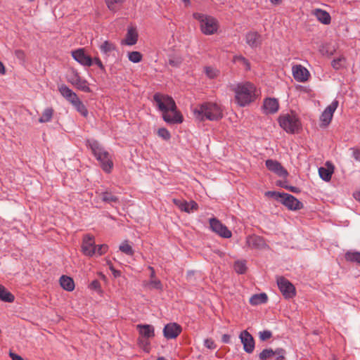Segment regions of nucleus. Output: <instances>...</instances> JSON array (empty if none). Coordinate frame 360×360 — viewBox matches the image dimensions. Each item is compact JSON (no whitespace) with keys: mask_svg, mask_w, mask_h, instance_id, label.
Instances as JSON below:
<instances>
[{"mask_svg":"<svg viewBox=\"0 0 360 360\" xmlns=\"http://www.w3.org/2000/svg\"><path fill=\"white\" fill-rule=\"evenodd\" d=\"M153 100L159 110L162 112L163 120L169 124H180L184 118L181 113L177 110L174 99L160 93H156L153 96Z\"/></svg>","mask_w":360,"mask_h":360,"instance_id":"1","label":"nucleus"},{"mask_svg":"<svg viewBox=\"0 0 360 360\" xmlns=\"http://www.w3.org/2000/svg\"><path fill=\"white\" fill-rule=\"evenodd\" d=\"M234 94V100L240 107H245L257 98L256 86L250 82H242L232 84L230 87Z\"/></svg>","mask_w":360,"mask_h":360,"instance_id":"2","label":"nucleus"},{"mask_svg":"<svg viewBox=\"0 0 360 360\" xmlns=\"http://www.w3.org/2000/svg\"><path fill=\"white\" fill-rule=\"evenodd\" d=\"M193 112L195 118L199 121H217L223 117L221 106L212 102H205L196 106L193 108Z\"/></svg>","mask_w":360,"mask_h":360,"instance_id":"3","label":"nucleus"},{"mask_svg":"<svg viewBox=\"0 0 360 360\" xmlns=\"http://www.w3.org/2000/svg\"><path fill=\"white\" fill-rule=\"evenodd\" d=\"M88 146L97 160L100 162L103 170L110 173L113 167V162L108 152L97 141H88Z\"/></svg>","mask_w":360,"mask_h":360,"instance_id":"4","label":"nucleus"},{"mask_svg":"<svg viewBox=\"0 0 360 360\" xmlns=\"http://www.w3.org/2000/svg\"><path fill=\"white\" fill-rule=\"evenodd\" d=\"M81 249L85 256H101L108 251V246L105 244L96 245L94 236L86 234L83 237Z\"/></svg>","mask_w":360,"mask_h":360,"instance_id":"5","label":"nucleus"},{"mask_svg":"<svg viewBox=\"0 0 360 360\" xmlns=\"http://www.w3.org/2000/svg\"><path fill=\"white\" fill-rule=\"evenodd\" d=\"M193 18L198 21L200 30L204 34L211 35L217 32L219 23L213 16L195 12L193 13Z\"/></svg>","mask_w":360,"mask_h":360,"instance_id":"6","label":"nucleus"},{"mask_svg":"<svg viewBox=\"0 0 360 360\" xmlns=\"http://www.w3.org/2000/svg\"><path fill=\"white\" fill-rule=\"evenodd\" d=\"M278 123L283 129L290 134L298 133L302 128V124L299 117L292 112L280 115Z\"/></svg>","mask_w":360,"mask_h":360,"instance_id":"7","label":"nucleus"},{"mask_svg":"<svg viewBox=\"0 0 360 360\" xmlns=\"http://www.w3.org/2000/svg\"><path fill=\"white\" fill-rule=\"evenodd\" d=\"M266 195L276 199H281V202L290 210H299L303 207V204L293 195L276 191H268Z\"/></svg>","mask_w":360,"mask_h":360,"instance_id":"8","label":"nucleus"},{"mask_svg":"<svg viewBox=\"0 0 360 360\" xmlns=\"http://www.w3.org/2000/svg\"><path fill=\"white\" fill-rule=\"evenodd\" d=\"M278 288L286 299L292 298L296 295V290L292 283L285 278L281 276L277 278Z\"/></svg>","mask_w":360,"mask_h":360,"instance_id":"9","label":"nucleus"},{"mask_svg":"<svg viewBox=\"0 0 360 360\" xmlns=\"http://www.w3.org/2000/svg\"><path fill=\"white\" fill-rule=\"evenodd\" d=\"M210 227L213 232L221 238H230L232 236L231 231L217 218L210 219Z\"/></svg>","mask_w":360,"mask_h":360,"instance_id":"10","label":"nucleus"},{"mask_svg":"<svg viewBox=\"0 0 360 360\" xmlns=\"http://www.w3.org/2000/svg\"><path fill=\"white\" fill-rule=\"evenodd\" d=\"M338 104V101L337 100H334L326 108L320 117L321 127H326L330 123L333 113L336 110Z\"/></svg>","mask_w":360,"mask_h":360,"instance_id":"11","label":"nucleus"},{"mask_svg":"<svg viewBox=\"0 0 360 360\" xmlns=\"http://www.w3.org/2000/svg\"><path fill=\"white\" fill-rule=\"evenodd\" d=\"M72 56L82 65L90 67L93 65V58L85 53L84 49L72 51Z\"/></svg>","mask_w":360,"mask_h":360,"instance_id":"12","label":"nucleus"},{"mask_svg":"<svg viewBox=\"0 0 360 360\" xmlns=\"http://www.w3.org/2000/svg\"><path fill=\"white\" fill-rule=\"evenodd\" d=\"M292 72L295 79L299 82H305L310 77L309 70L302 65H293Z\"/></svg>","mask_w":360,"mask_h":360,"instance_id":"13","label":"nucleus"},{"mask_svg":"<svg viewBox=\"0 0 360 360\" xmlns=\"http://www.w3.org/2000/svg\"><path fill=\"white\" fill-rule=\"evenodd\" d=\"M182 328L176 323H169L165 326L163 335L167 339H174L181 333Z\"/></svg>","mask_w":360,"mask_h":360,"instance_id":"14","label":"nucleus"},{"mask_svg":"<svg viewBox=\"0 0 360 360\" xmlns=\"http://www.w3.org/2000/svg\"><path fill=\"white\" fill-rule=\"evenodd\" d=\"M240 339L243 345V349L247 353H252L255 349V340L253 337L247 330H243L240 334Z\"/></svg>","mask_w":360,"mask_h":360,"instance_id":"15","label":"nucleus"},{"mask_svg":"<svg viewBox=\"0 0 360 360\" xmlns=\"http://www.w3.org/2000/svg\"><path fill=\"white\" fill-rule=\"evenodd\" d=\"M262 108L265 114H274L279 109V103L276 98H266L264 100Z\"/></svg>","mask_w":360,"mask_h":360,"instance_id":"16","label":"nucleus"},{"mask_svg":"<svg viewBox=\"0 0 360 360\" xmlns=\"http://www.w3.org/2000/svg\"><path fill=\"white\" fill-rule=\"evenodd\" d=\"M265 164L269 170L276 173L280 176H285L288 174L287 171L276 160H267Z\"/></svg>","mask_w":360,"mask_h":360,"instance_id":"17","label":"nucleus"},{"mask_svg":"<svg viewBox=\"0 0 360 360\" xmlns=\"http://www.w3.org/2000/svg\"><path fill=\"white\" fill-rule=\"evenodd\" d=\"M148 269L150 271V280L144 284L145 287L150 290L155 289L161 290L162 284L161 281L155 277V272L153 267L149 266Z\"/></svg>","mask_w":360,"mask_h":360,"instance_id":"18","label":"nucleus"},{"mask_svg":"<svg viewBox=\"0 0 360 360\" xmlns=\"http://www.w3.org/2000/svg\"><path fill=\"white\" fill-rule=\"evenodd\" d=\"M246 43L251 48H257L262 44V36L257 32H249L245 35Z\"/></svg>","mask_w":360,"mask_h":360,"instance_id":"19","label":"nucleus"},{"mask_svg":"<svg viewBox=\"0 0 360 360\" xmlns=\"http://www.w3.org/2000/svg\"><path fill=\"white\" fill-rule=\"evenodd\" d=\"M136 328L139 334V338L150 339L155 336V329L152 325L138 324Z\"/></svg>","mask_w":360,"mask_h":360,"instance_id":"20","label":"nucleus"},{"mask_svg":"<svg viewBox=\"0 0 360 360\" xmlns=\"http://www.w3.org/2000/svg\"><path fill=\"white\" fill-rule=\"evenodd\" d=\"M333 172L334 166L330 162L326 163V167H321L319 169V176L325 181H330Z\"/></svg>","mask_w":360,"mask_h":360,"instance_id":"21","label":"nucleus"},{"mask_svg":"<svg viewBox=\"0 0 360 360\" xmlns=\"http://www.w3.org/2000/svg\"><path fill=\"white\" fill-rule=\"evenodd\" d=\"M311 14L314 15L317 20L324 25H329L331 21L330 14L321 8H315L311 11Z\"/></svg>","mask_w":360,"mask_h":360,"instance_id":"22","label":"nucleus"},{"mask_svg":"<svg viewBox=\"0 0 360 360\" xmlns=\"http://www.w3.org/2000/svg\"><path fill=\"white\" fill-rule=\"evenodd\" d=\"M138 40V33L134 27H130L127 30L125 39L122 43L129 46H132L136 44Z\"/></svg>","mask_w":360,"mask_h":360,"instance_id":"23","label":"nucleus"},{"mask_svg":"<svg viewBox=\"0 0 360 360\" xmlns=\"http://www.w3.org/2000/svg\"><path fill=\"white\" fill-rule=\"evenodd\" d=\"M60 285L65 290L68 292L73 291L75 287L73 279L68 276H62L60 278Z\"/></svg>","mask_w":360,"mask_h":360,"instance_id":"24","label":"nucleus"},{"mask_svg":"<svg viewBox=\"0 0 360 360\" xmlns=\"http://www.w3.org/2000/svg\"><path fill=\"white\" fill-rule=\"evenodd\" d=\"M247 243L250 247L260 248L265 245L262 238L257 236H252L247 238Z\"/></svg>","mask_w":360,"mask_h":360,"instance_id":"25","label":"nucleus"},{"mask_svg":"<svg viewBox=\"0 0 360 360\" xmlns=\"http://www.w3.org/2000/svg\"><path fill=\"white\" fill-rule=\"evenodd\" d=\"M101 51L106 55L109 56L112 51L116 49L115 45L109 41H103L99 46Z\"/></svg>","mask_w":360,"mask_h":360,"instance_id":"26","label":"nucleus"},{"mask_svg":"<svg viewBox=\"0 0 360 360\" xmlns=\"http://www.w3.org/2000/svg\"><path fill=\"white\" fill-rule=\"evenodd\" d=\"M54 113V110L51 107L46 108L44 110L41 117L39 118L40 123L49 122L51 120Z\"/></svg>","mask_w":360,"mask_h":360,"instance_id":"27","label":"nucleus"},{"mask_svg":"<svg viewBox=\"0 0 360 360\" xmlns=\"http://www.w3.org/2000/svg\"><path fill=\"white\" fill-rule=\"evenodd\" d=\"M267 301V296L265 293L256 294L250 299L252 305H258L265 303Z\"/></svg>","mask_w":360,"mask_h":360,"instance_id":"28","label":"nucleus"},{"mask_svg":"<svg viewBox=\"0 0 360 360\" xmlns=\"http://www.w3.org/2000/svg\"><path fill=\"white\" fill-rule=\"evenodd\" d=\"M73 84L80 90L84 92H90L91 89L89 86L88 82L79 77L77 76L75 81Z\"/></svg>","mask_w":360,"mask_h":360,"instance_id":"29","label":"nucleus"},{"mask_svg":"<svg viewBox=\"0 0 360 360\" xmlns=\"http://www.w3.org/2000/svg\"><path fill=\"white\" fill-rule=\"evenodd\" d=\"M0 300L8 302L14 301V296L1 285H0Z\"/></svg>","mask_w":360,"mask_h":360,"instance_id":"30","label":"nucleus"},{"mask_svg":"<svg viewBox=\"0 0 360 360\" xmlns=\"http://www.w3.org/2000/svg\"><path fill=\"white\" fill-rule=\"evenodd\" d=\"M345 259L348 262L360 264V252L356 251H348L345 255Z\"/></svg>","mask_w":360,"mask_h":360,"instance_id":"31","label":"nucleus"},{"mask_svg":"<svg viewBox=\"0 0 360 360\" xmlns=\"http://www.w3.org/2000/svg\"><path fill=\"white\" fill-rule=\"evenodd\" d=\"M233 62L240 65L245 70L250 69V62L242 56H235L233 58Z\"/></svg>","mask_w":360,"mask_h":360,"instance_id":"32","label":"nucleus"},{"mask_svg":"<svg viewBox=\"0 0 360 360\" xmlns=\"http://www.w3.org/2000/svg\"><path fill=\"white\" fill-rule=\"evenodd\" d=\"M101 199L103 202L112 204V203H116L118 202V198L115 195H114L110 192H103L101 193Z\"/></svg>","mask_w":360,"mask_h":360,"instance_id":"33","label":"nucleus"},{"mask_svg":"<svg viewBox=\"0 0 360 360\" xmlns=\"http://www.w3.org/2000/svg\"><path fill=\"white\" fill-rule=\"evenodd\" d=\"M119 250L129 256H132L134 254V250L127 240H124L120 245Z\"/></svg>","mask_w":360,"mask_h":360,"instance_id":"34","label":"nucleus"},{"mask_svg":"<svg viewBox=\"0 0 360 360\" xmlns=\"http://www.w3.org/2000/svg\"><path fill=\"white\" fill-rule=\"evenodd\" d=\"M205 75L209 79H214L217 77L219 75V70L216 68L212 66H206L204 68Z\"/></svg>","mask_w":360,"mask_h":360,"instance_id":"35","label":"nucleus"},{"mask_svg":"<svg viewBox=\"0 0 360 360\" xmlns=\"http://www.w3.org/2000/svg\"><path fill=\"white\" fill-rule=\"evenodd\" d=\"M139 346L146 352L149 353L150 351V342L148 338H138Z\"/></svg>","mask_w":360,"mask_h":360,"instance_id":"36","label":"nucleus"},{"mask_svg":"<svg viewBox=\"0 0 360 360\" xmlns=\"http://www.w3.org/2000/svg\"><path fill=\"white\" fill-rule=\"evenodd\" d=\"M75 109L84 117L88 115V110L82 102L79 99L75 103L72 105Z\"/></svg>","mask_w":360,"mask_h":360,"instance_id":"37","label":"nucleus"},{"mask_svg":"<svg viewBox=\"0 0 360 360\" xmlns=\"http://www.w3.org/2000/svg\"><path fill=\"white\" fill-rule=\"evenodd\" d=\"M345 63V58L344 56H340L337 58H335L331 62V65L335 70H339L342 68Z\"/></svg>","mask_w":360,"mask_h":360,"instance_id":"38","label":"nucleus"},{"mask_svg":"<svg viewBox=\"0 0 360 360\" xmlns=\"http://www.w3.org/2000/svg\"><path fill=\"white\" fill-rule=\"evenodd\" d=\"M128 58L132 63H139L142 60V54L139 51L129 52Z\"/></svg>","mask_w":360,"mask_h":360,"instance_id":"39","label":"nucleus"},{"mask_svg":"<svg viewBox=\"0 0 360 360\" xmlns=\"http://www.w3.org/2000/svg\"><path fill=\"white\" fill-rule=\"evenodd\" d=\"M274 355L275 351H273L271 349H265L259 354V359L261 360H266Z\"/></svg>","mask_w":360,"mask_h":360,"instance_id":"40","label":"nucleus"},{"mask_svg":"<svg viewBox=\"0 0 360 360\" xmlns=\"http://www.w3.org/2000/svg\"><path fill=\"white\" fill-rule=\"evenodd\" d=\"M124 0H105L108 8L110 11H115L117 5H120Z\"/></svg>","mask_w":360,"mask_h":360,"instance_id":"41","label":"nucleus"},{"mask_svg":"<svg viewBox=\"0 0 360 360\" xmlns=\"http://www.w3.org/2000/svg\"><path fill=\"white\" fill-rule=\"evenodd\" d=\"M58 90L60 94L66 99L68 98L70 94L73 92L68 86L66 85H61L59 86Z\"/></svg>","mask_w":360,"mask_h":360,"instance_id":"42","label":"nucleus"},{"mask_svg":"<svg viewBox=\"0 0 360 360\" xmlns=\"http://www.w3.org/2000/svg\"><path fill=\"white\" fill-rule=\"evenodd\" d=\"M234 269L238 274H243L246 271V266L245 262L238 261L234 264Z\"/></svg>","mask_w":360,"mask_h":360,"instance_id":"43","label":"nucleus"},{"mask_svg":"<svg viewBox=\"0 0 360 360\" xmlns=\"http://www.w3.org/2000/svg\"><path fill=\"white\" fill-rule=\"evenodd\" d=\"M186 208L187 210H184V212L190 213L193 211H196L198 209V205L193 200L187 202Z\"/></svg>","mask_w":360,"mask_h":360,"instance_id":"44","label":"nucleus"},{"mask_svg":"<svg viewBox=\"0 0 360 360\" xmlns=\"http://www.w3.org/2000/svg\"><path fill=\"white\" fill-rule=\"evenodd\" d=\"M158 135L164 140H169L171 138L169 131L165 128H160L158 131Z\"/></svg>","mask_w":360,"mask_h":360,"instance_id":"45","label":"nucleus"},{"mask_svg":"<svg viewBox=\"0 0 360 360\" xmlns=\"http://www.w3.org/2000/svg\"><path fill=\"white\" fill-rule=\"evenodd\" d=\"M89 288L91 290L98 292V293L102 292L101 283L98 280H94L93 281H91V283L89 285Z\"/></svg>","mask_w":360,"mask_h":360,"instance_id":"46","label":"nucleus"},{"mask_svg":"<svg viewBox=\"0 0 360 360\" xmlns=\"http://www.w3.org/2000/svg\"><path fill=\"white\" fill-rule=\"evenodd\" d=\"M272 337V333L270 330H263L259 333V338L262 341H266Z\"/></svg>","mask_w":360,"mask_h":360,"instance_id":"47","label":"nucleus"},{"mask_svg":"<svg viewBox=\"0 0 360 360\" xmlns=\"http://www.w3.org/2000/svg\"><path fill=\"white\" fill-rule=\"evenodd\" d=\"M173 202L175 205H176L181 211L187 210L186 208V205L187 203V201L186 200H181L179 199H173Z\"/></svg>","mask_w":360,"mask_h":360,"instance_id":"48","label":"nucleus"},{"mask_svg":"<svg viewBox=\"0 0 360 360\" xmlns=\"http://www.w3.org/2000/svg\"><path fill=\"white\" fill-rule=\"evenodd\" d=\"M285 349L282 348H278L275 350V355H276V358L275 360H284L285 355Z\"/></svg>","mask_w":360,"mask_h":360,"instance_id":"49","label":"nucleus"},{"mask_svg":"<svg viewBox=\"0 0 360 360\" xmlns=\"http://www.w3.org/2000/svg\"><path fill=\"white\" fill-rule=\"evenodd\" d=\"M15 56L21 62H25L26 58L25 53L22 50H15Z\"/></svg>","mask_w":360,"mask_h":360,"instance_id":"50","label":"nucleus"},{"mask_svg":"<svg viewBox=\"0 0 360 360\" xmlns=\"http://www.w3.org/2000/svg\"><path fill=\"white\" fill-rule=\"evenodd\" d=\"M204 345L211 349H214L216 348V345L212 339H206L204 342Z\"/></svg>","mask_w":360,"mask_h":360,"instance_id":"51","label":"nucleus"},{"mask_svg":"<svg viewBox=\"0 0 360 360\" xmlns=\"http://www.w3.org/2000/svg\"><path fill=\"white\" fill-rule=\"evenodd\" d=\"M72 105L75 103L79 98H78L77 95L72 92L70 96H68V98H66Z\"/></svg>","mask_w":360,"mask_h":360,"instance_id":"52","label":"nucleus"},{"mask_svg":"<svg viewBox=\"0 0 360 360\" xmlns=\"http://www.w3.org/2000/svg\"><path fill=\"white\" fill-rule=\"evenodd\" d=\"M93 64L96 65L102 71H105V67L98 58L95 57L93 58Z\"/></svg>","mask_w":360,"mask_h":360,"instance_id":"53","label":"nucleus"},{"mask_svg":"<svg viewBox=\"0 0 360 360\" xmlns=\"http://www.w3.org/2000/svg\"><path fill=\"white\" fill-rule=\"evenodd\" d=\"M181 63V60L180 58H169V63L172 66L178 67Z\"/></svg>","mask_w":360,"mask_h":360,"instance_id":"54","label":"nucleus"},{"mask_svg":"<svg viewBox=\"0 0 360 360\" xmlns=\"http://www.w3.org/2000/svg\"><path fill=\"white\" fill-rule=\"evenodd\" d=\"M9 356L12 360H24L20 356L12 352H9Z\"/></svg>","mask_w":360,"mask_h":360,"instance_id":"55","label":"nucleus"},{"mask_svg":"<svg viewBox=\"0 0 360 360\" xmlns=\"http://www.w3.org/2000/svg\"><path fill=\"white\" fill-rule=\"evenodd\" d=\"M353 158L358 160V161H360V150L359 149H354V151H353Z\"/></svg>","mask_w":360,"mask_h":360,"instance_id":"56","label":"nucleus"},{"mask_svg":"<svg viewBox=\"0 0 360 360\" xmlns=\"http://www.w3.org/2000/svg\"><path fill=\"white\" fill-rule=\"evenodd\" d=\"M334 51H335V49H327V50L326 51V52L324 51V48H323V50H322V52H323V54H325V53H326V54L329 55V56L333 55V53H334Z\"/></svg>","mask_w":360,"mask_h":360,"instance_id":"57","label":"nucleus"},{"mask_svg":"<svg viewBox=\"0 0 360 360\" xmlns=\"http://www.w3.org/2000/svg\"><path fill=\"white\" fill-rule=\"evenodd\" d=\"M230 340V336L229 335H224L222 336V342L224 343H228Z\"/></svg>","mask_w":360,"mask_h":360,"instance_id":"58","label":"nucleus"},{"mask_svg":"<svg viewBox=\"0 0 360 360\" xmlns=\"http://www.w3.org/2000/svg\"><path fill=\"white\" fill-rule=\"evenodd\" d=\"M5 72H6L5 67H4V64L0 61V74L4 75Z\"/></svg>","mask_w":360,"mask_h":360,"instance_id":"59","label":"nucleus"},{"mask_svg":"<svg viewBox=\"0 0 360 360\" xmlns=\"http://www.w3.org/2000/svg\"><path fill=\"white\" fill-rule=\"evenodd\" d=\"M354 198L360 202V191L355 192L354 193Z\"/></svg>","mask_w":360,"mask_h":360,"instance_id":"60","label":"nucleus"},{"mask_svg":"<svg viewBox=\"0 0 360 360\" xmlns=\"http://www.w3.org/2000/svg\"><path fill=\"white\" fill-rule=\"evenodd\" d=\"M287 188L289 189L291 192H293V193H297L298 192V188H296V187H294V186H290V187H288Z\"/></svg>","mask_w":360,"mask_h":360,"instance_id":"61","label":"nucleus"},{"mask_svg":"<svg viewBox=\"0 0 360 360\" xmlns=\"http://www.w3.org/2000/svg\"><path fill=\"white\" fill-rule=\"evenodd\" d=\"M271 1V4H276V5H278L280 4H281L282 2V0H269Z\"/></svg>","mask_w":360,"mask_h":360,"instance_id":"62","label":"nucleus"},{"mask_svg":"<svg viewBox=\"0 0 360 360\" xmlns=\"http://www.w3.org/2000/svg\"><path fill=\"white\" fill-rule=\"evenodd\" d=\"M181 1L185 4L186 6H189L191 4L190 0H181Z\"/></svg>","mask_w":360,"mask_h":360,"instance_id":"63","label":"nucleus"}]
</instances>
